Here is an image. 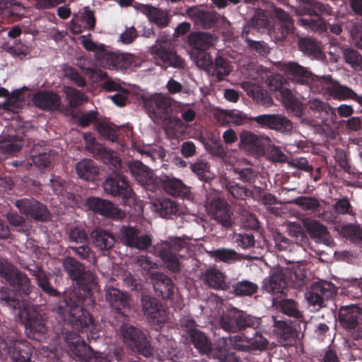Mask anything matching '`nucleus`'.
Returning a JSON list of instances; mask_svg holds the SVG:
<instances>
[{
  "label": "nucleus",
  "mask_w": 362,
  "mask_h": 362,
  "mask_svg": "<svg viewBox=\"0 0 362 362\" xmlns=\"http://www.w3.org/2000/svg\"><path fill=\"white\" fill-rule=\"evenodd\" d=\"M297 325L299 324L291 320H277L274 318V332L279 341L286 344H291L296 341L298 336Z\"/></svg>",
  "instance_id": "obj_25"
},
{
  "label": "nucleus",
  "mask_w": 362,
  "mask_h": 362,
  "mask_svg": "<svg viewBox=\"0 0 362 362\" xmlns=\"http://www.w3.org/2000/svg\"><path fill=\"white\" fill-rule=\"evenodd\" d=\"M252 120L257 127L284 134L290 133L293 129L291 121L281 114H262L254 117Z\"/></svg>",
  "instance_id": "obj_16"
},
{
  "label": "nucleus",
  "mask_w": 362,
  "mask_h": 362,
  "mask_svg": "<svg viewBox=\"0 0 362 362\" xmlns=\"http://www.w3.org/2000/svg\"><path fill=\"white\" fill-rule=\"evenodd\" d=\"M213 35L208 33H192L188 36V44L192 52L207 50L213 46Z\"/></svg>",
  "instance_id": "obj_40"
},
{
  "label": "nucleus",
  "mask_w": 362,
  "mask_h": 362,
  "mask_svg": "<svg viewBox=\"0 0 362 362\" xmlns=\"http://www.w3.org/2000/svg\"><path fill=\"white\" fill-rule=\"evenodd\" d=\"M188 129V124H185L182 119L175 117L167 123L165 132L168 139L178 141L187 134Z\"/></svg>",
  "instance_id": "obj_44"
},
{
  "label": "nucleus",
  "mask_w": 362,
  "mask_h": 362,
  "mask_svg": "<svg viewBox=\"0 0 362 362\" xmlns=\"http://www.w3.org/2000/svg\"><path fill=\"white\" fill-rule=\"evenodd\" d=\"M280 69L288 80L295 83L308 85L313 80V73L296 62H284Z\"/></svg>",
  "instance_id": "obj_21"
},
{
  "label": "nucleus",
  "mask_w": 362,
  "mask_h": 362,
  "mask_svg": "<svg viewBox=\"0 0 362 362\" xmlns=\"http://www.w3.org/2000/svg\"><path fill=\"white\" fill-rule=\"evenodd\" d=\"M329 96L339 100L351 99L362 105V96L358 95L351 88L342 86L336 81L333 83Z\"/></svg>",
  "instance_id": "obj_42"
},
{
  "label": "nucleus",
  "mask_w": 362,
  "mask_h": 362,
  "mask_svg": "<svg viewBox=\"0 0 362 362\" xmlns=\"http://www.w3.org/2000/svg\"><path fill=\"white\" fill-rule=\"evenodd\" d=\"M250 35H252V33H249V31H242L241 33V37L244 39L247 48L251 52L257 53L260 56H267L270 52V49L267 43L262 40H253Z\"/></svg>",
  "instance_id": "obj_49"
},
{
  "label": "nucleus",
  "mask_w": 362,
  "mask_h": 362,
  "mask_svg": "<svg viewBox=\"0 0 362 362\" xmlns=\"http://www.w3.org/2000/svg\"><path fill=\"white\" fill-rule=\"evenodd\" d=\"M0 352L8 354L13 362H31L33 346L26 340L6 336L0 337Z\"/></svg>",
  "instance_id": "obj_7"
},
{
  "label": "nucleus",
  "mask_w": 362,
  "mask_h": 362,
  "mask_svg": "<svg viewBox=\"0 0 362 362\" xmlns=\"http://www.w3.org/2000/svg\"><path fill=\"white\" fill-rule=\"evenodd\" d=\"M260 324V318L250 315L236 308L228 310L218 320V325L222 329L232 333H236L247 328L255 329Z\"/></svg>",
  "instance_id": "obj_4"
},
{
  "label": "nucleus",
  "mask_w": 362,
  "mask_h": 362,
  "mask_svg": "<svg viewBox=\"0 0 362 362\" xmlns=\"http://www.w3.org/2000/svg\"><path fill=\"white\" fill-rule=\"evenodd\" d=\"M263 288L267 292L273 294L284 293L287 288V281L283 270L272 272L269 276L264 279Z\"/></svg>",
  "instance_id": "obj_32"
},
{
  "label": "nucleus",
  "mask_w": 362,
  "mask_h": 362,
  "mask_svg": "<svg viewBox=\"0 0 362 362\" xmlns=\"http://www.w3.org/2000/svg\"><path fill=\"white\" fill-rule=\"evenodd\" d=\"M299 16L298 25L315 32H326L328 26L333 34L339 35L342 28L339 24H327L322 18L332 13V8L315 0H302V4L296 9Z\"/></svg>",
  "instance_id": "obj_2"
},
{
  "label": "nucleus",
  "mask_w": 362,
  "mask_h": 362,
  "mask_svg": "<svg viewBox=\"0 0 362 362\" xmlns=\"http://www.w3.org/2000/svg\"><path fill=\"white\" fill-rule=\"evenodd\" d=\"M129 170L136 180L146 190L156 192L158 189V180L160 176L139 160H133L128 165Z\"/></svg>",
  "instance_id": "obj_13"
},
{
  "label": "nucleus",
  "mask_w": 362,
  "mask_h": 362,
  "mask_svg": "<svg viewBox=\"0 0 362 362\" xmlns=\"http://www.w3.org/2000/svg\"><path fill=\"white\" fill-rule=\"evenodd\" d=\"M62 91L71 107H79L88 101V97L83 92L72 86H65Z\"/></svg>",
  "instance_id": "obj_52"
},
{
  "label": "nucleus",
  "mask_w": 362,
  "mask_h": 362,
  "mask_svg": "<svg viewBox=\"0 0 362 362\" xmlns=\"http://www.w3.org/2000/svg\"><path fill=\"white\" fill-rule=\"evenodd\" d=\"M158 184V189L162 188L165 192L174 197H185L189 192L188 187L182 180L167 175H161Z\"/></svg>",
  "instance_id": "obj_29"
},
{
  "label": "nucleus",
  "mask_w": 362,
  "mask_h": 362,
  "mask_svg": "<svg viewBox=\"0 0 362 362\" xmlns=\"http://www.w3.org/2000/svg\"><path fill=\"white\" fill-rule=\"evenodd\" d=\"M346 292L348 296L354 298L362 296V278L347 279L346 281Z\"/></svg>",
  "instance_id": "obj_64"
},
{
  "label": "nucleus",
  "mask_w": 362,
  "mask_h": 362,
  "mask_svg": "<svg viewBox=\"0 0 362 362\" xmlns=\"http://www.w3.org/2000/svg\"><path fill=\"white\" fill-rule=\"evenodd\" d=\"M7 262L3 259V264L0 267V276L13 287L19 294L28 296L33 288L30 279L18 269H11V264L6 266Z\"/></svg>",
  "instance_id": "obj_10"
},
{
  "label": "nucleus",
  "mask_w": 362,
  "mask_h": 362,
  "mask_svg": "<svg viewBox=\"0 0 362 362\" xmlns=\"http://www.w3.org/2000/svg\"><path fill=\"white\" fill-rule=\"evenodd\" d=\"M207 209L214 219L226 229L232 228L234 223L231 206L219 197L213 198L208 202Z\"/></svg>",
  "instance_id": "obj_17"
},
{
  "label": "nucleus",
  "mask_w": 362,
  "mask_h": 362,
  "mask_svg": "<svg viewBox=\"0 0 362 362\" xmlns=\"http://www.w3.org/2000/svg\"><path fill=\"white\" fill-rule=\"evenodd\" d=\"M280 96L288 112L298 117L303 115V104L290 89H282L280 93Z\"/></svg>",
  "instance_id": "obj_39"
},
{
  "label": "nucleus",
  "mask_w": 362,
  "mask_h": 362,
  "mask_svg": "<svg viewBox=\"0 0 362 362\" xmlns=\"http://www.w3.org/2000/svg\"><path fill=\"white\" fill-rule=\"evenodd\" d=\"M78 176L87 181L93 180L99 173V168L91 159H84L76 165Z\"/></svg>",
  "instance_id": "obj_45"
},
{
  "label": "nucleus",
  "mask_w": 362,
  "mask_h": 362,
  "mask_svg": "<svg viewBox=\"0 0 362 362\" xmlns=\"http://www.w3.org/2000/svg\"><path fill=\"white\" fill-rule=\"evenodd\" d=\"M308 106L314 116L322 121L333 120L336 118V109L328 103L318 99H313L308 101Z\"/></svg>",
  "instance_id": "obj_36"
},
{
  "label": "nucleus",
  "mask_w": 362,
  "mask_h": 362,
  "mask_svg": "<svg viewBox=\"0 0 362 362\" xmlns=\"http://www.w3.org/2000/svg\"><path fill=\"white\" fill-rule=\"evenodd\" d=\"M30 274L35 277L38 287L49 297L60 298L61 293L54 288L50 284V275L47 274L42 269H28Z\"/></svg>",
  "instance_id": "obj_38"
},
{
  "label": "nucleus",
  "mask_w": 362,
  "mask_h": 362,
  "mask_svg": "<svg viewBox=\"0 0 362 362\" xmlns=\"http://www.w3.org/2000/svg\"><path fill=\"white\" fill-rule=\"evenodd\" d=\"M105 298L115 313L124 315V313L129 308L130 296L112 286L105 287Z\"/></svg>",
  "instance_id": "obj_19"
},
{
  "label": "nucleus",
  "mask_w": 362,
  "mask_h": 362,
  "mask_svg": "<svg viewBox=\"0 0 362 362\" xmlns=\"http://www.w3.org/2000/svg\"><path fill=\"white\" fill-rule=\"evenodd\" d=\"M90 237L95 248L101 252L112 250L117 242L115 235L103 228H94L91 231Z\"/></svg>",
  "instance_id": "obj_27"
},
{
  "label": "nucleus",
  "mask_w": 362,
  "mask_h": 362,
  "mask_svg": "<svg viewBox=\"0 0 362 362\" xmlns=\"http://www.w3.org/2000/svg\"><path fill=\"white\" fill-rule=\"evenodd\" d=\"M334 82L330 75L318 76L313 74V80L308 85L313 92L329 95Z\"/></svg>",
  "instance_id": "obj_46"
},
{
  "label": "nucleus",
  "mask_w": 362,
  "mask_h": 362,
  "mask_svg": "<svg viewBox=\"0 0 362 362\" xmlns=\"http://www.w3.org/2000/svg\"><path fill=\"white\" fill-rule=\"evenodd\" d=\"M203 281L209 287L216 290H227L229 288L226 282V276L215 268H211L205 272Z\"/></svg>",
  "instance_id": "obj_41"
},
{
  "label": "nucleus",
  "mask_w": 362,
  "mask_h": 362,
  "mask_svg": "<svg viewBox=\"0 0 362 362\" xmlns=\"http://www.w3.org/2000/svg\"><path fill=\"white\" fill-rule=\"evenodd\" d=\"M144 107L154 122L168 120L173 111L170 97L162 93H155L143 99Z\"/></svg>",
  "instance_id": "obj_5"
},
{
  "label": "nucleus",
  "mask_w": 362,
  "mask_h": 362,
  "mask_svg": "<svg viewBox=\"0 0 362 362\" xmlns=\"http://www.w3.org/2000/svg\"><path fill=\"white\" fill-rule=\"evenodd\" d=\"M86 204L89 210L105 218L119 220L124 216L122 210L119 209L110 201L105 199L90 197L86 199Z\"/></svg>",
  "instance_id": "obj_18"
},
{
  "label": "nucleus",
  "mask_w": 362,
  "mask_h": 362,
  "mask_svg": "<svg viewBox=\"0 0 362 362\" xmlns=\"http://www.w3.org/2000/svg\"><path fill=\"white\" fill-rule=\"evenodd\" d=\"M247 94L257 103L269 107L273 103V100L268 92L256 84L248 85Z\"/></svg>",
  "instance_id": "obj_51"
},
{
  "label": "nucleus",
  "mask_w": 362,
  "mask_h": 362,
  "mask_svg": "<svg viewBox=\"0 0 362 362\" xmlns=\"http://www.w3.org/2000/svg\"><path fill=\"white\" fill-rule=\"evenodd\" d=\"M33 102L34 105L41 110L46 111H54L61 105V97L52 90H41L33 95Z\"/></svg>",
  "instance_id": "obj_26"
},
{
  "label": "nucleus",
  "mask_w": 362,
  "mask_h": 362,
  "mask_svg": "<svg viewBox=\"0 0 362 362\" xmlns=\"http://www.w3.org/2000/svg\"><path fill=\"white\" fill-rule=\"evenodd\" d=\"M151 282L156 294L163 300H172L176 291L173 279L161 272L151 274Z\"/></svg>",
  "instance_id": "obj_22"
},
{
  "label": "nucleus",
  "mask_w": 362,
  "mask_h": 362,
  "mask_svg": "<svg viewBox=\"0 0 362 362\" xmlns=\"http://www.w3.org/2000/svg\"><path fill=\"white\" fill-rule=\"evenodd\" d=\"M121 332L124 344L133 351L149 357L153 354V349L146 336L139 329L129 324L121 327Z\"/></svg>",
  "instance_id": "obj_8"
},
{
  "label": "nucleus",
  "mask_w": 362,
  "mask_h": 362,
  "mask_svg": "<svg viewBox=\"0 0 362 362\" xmlns=\"http://www.w3.org/2000/svg\"><path fill=\"white\" fill-rule=\"evenodd\" d=\"M274 15L279 22L273 30V36L276 41H283L294 30L293 21L288 13L279 8L274 9Z\"/></svg>",
  "instance_id": "obj_24"
},
{
  "label": "nucleus",
  "mask_w": 362,
  "mask_h": 362,
  "mask_svg": "<svg viewBox=\"0 0 362 362\" xmlns=\"http://www.w3.org/2000/svg\"><path fill=\"white\" fill-rule=\"evenodd\" d=\"M232 288L236 296H252L257 292L258 286L252 281L243 280L233 284Z\"/></svg>",
  "instance_id": "obj_56"
},
{
  "label": "nucleus",
  "mask_w": 362,
  "mask_h": 362,
  "mask_svg": "<svg viewBox=\"0 0 362 362\" xmlns=\"http://www.w3.org/2000/svg\"><path fill=\"white\" fill-rule=\"evenodd\" d=\"M185 243L180 239H174L158 243L154 247L155 253L158 256L166 268L173 273H179L181 269V262L177 257L184 247Z\"/></svg>",
  "instance_id": "obj_6"
},
{
  "label": "nucleus",
  "mask_w": 362,
  "mask_h": 362,
  "mask_svg": "<svg viewBox=\"0 0 362 362\" xmlns=\"http://www.w3.org/2000/svg\"><path fill=\"white\" fill-rule=\"evenodd\" d=\"M211 256L216 259V261L223 262L226 263H232L238 260V253L233 249L221 248L213 250Z\"/></svg>",
  "instance_id": "obj_62"
},
{
  "label": "nucleus",
  "mask_w": 362,
  "mask_h": 362,
  "mask_svg": "<svg viewBox=\"0 0 362 362\" xmlns=\"http://www.w3.org/2000/svg\"><path fill=\"white\" fill-rule=\"evenodd\" d=\"M188 337L194 348L201 354H209L211 351V341L204 332L199 329L191 330L190 335Z\"/></svg>",
  "instance_id": "obj_43"
},
{
  "label": "nucleus",
  "mask_w": 362,
  "mask_h": 362,
  "mask_svg": "<svg viewBox=\"0 0 362 362\" xmlns=\"http://www.w3.org/2000/svg\"><path fill=\"white\" fill-rule=\"evenodd\" d=\"M0 303L12 309H17L21 307V302L16 292L8 287L0 288Z\"/></svg>",
  "instance_id": "obj_54"
},
{
  "label": "nucleus",
  "mask_w": 362,
  "mask_h": 362,
  "mask_svg": "<svg viewBox=\"0 0 362 362\" xmlns=\"http://www.w3.org/2000/svg\"><path fill=\"white\" fill-rule=\"evenodd\" d=\"M62 337L70 351L83 362H110L109 356L99 351H95L77 333L62 330Z\"/></svg>",
  "instance_id": "obj_3"
},
{
  "label": "nucleus",
  "mask_w": 362,
  "mask_h": 362,
  "mask_svg": "<svg viewBox=\"0 0 362 362\" xmlns=\"http://www.w3.org/2000/svg\"><path fill=\"white\" fill-rule=\"evenodd\" d=\"M134 261V264L141 269L143 274L151 279V274L156 273L157 272L155 270L156 268V264L154 263L147 255H139L135 257Z\"/></svg>",
  "instance_id": "obj_59"
},
{
  "label": "nucleus",
  "mask_w": 362,
  "mask_h": 362,
  "mask_svg": "<svg viewBox=\"0 0 362 362\" xmlns=\"http://www.w3.org/2000/svg\"><path fill=\"white\" fill-rule=\"evenodd\" d=\"M338 320L346 330L356 329L362 321V304L341 306L338 311Z\"/></svg>",
  "instance_id": "obj_20"
},
{
  "label": "nucleus",
  "mask_w": 362,
  "mask_h": 362,
  "mask_svg": "<svg viewBox=\"0 0 362 362\" xmlns=\"http://www.w3.org/2000/svg\"><path fill=\"white\" fill-rule=\"evenodd\" d=\"M139 10L144 14L151 23L159 28H164L170 23V16L166 10H163L148 4H141Z\"/></svg>",
  "instance_id": "obj_28"
},
{
  "label": "nucleus",
  "mask_w": 362,
  "mask_h": 362,
  "mask_svg": "<svg viewBox=\"0 0 362 362\" xmlns=\"http://www.w3.org/2000/svg\"><path fill=\"white\" fill-rule=\"evenodd\" d=\"M298 46L299 49L305 54L315 59L322 58L321 48L314 39L309 37H300Z\"/></svg>",
  "instance_id": "obj_48"
},
{
  "label": "nucleus",
  "mask_w": 362,
  "mask_h": 362,
  "mask_svg": "<svg viewBox=\"0 0 362 362\" xmlns=\"http://www.w3.org/2000/svg\"><path fill=\"white\" fill-rule=\"evenodd\" d=\"M64 272L76 287L66 292L54 310L72 328L79 332L90 331L94 328L92 315L83 305L91 300L92 288L95 284L93 274L86 270L83 264L73 257H66L62 260Z\"/></svg>",
  "instance_id": "obj_1"
},
{
  "label": "nucleus",
  "mask_w": 362,
  "mask_h": 362,
  "mask_svg": "<svg viewBox=\"0 0 362 362\" xmlns=\"http://www.w3.org/2000/svg\"><path fill=\"white\" fill-rule=\"evenodd\" d=\"M20 212L35 221L47 222L51 214L47 207L34 198H23L15 202Z\"/></svg>",
  "instance_id": "obj_12"
},
{
  "label": "nucleus",
  "mask_w": 362,
  "mask_h": 362,
  "mask_svg": "<svg viewBox=\"0 0 362 362\" xmlns=\"http://www.w3.org/2000/svg\"><path fill=\"white\" fill-rule=\"evenodd\" d=\"M190 169L202 181L206 182L211 177L210 165L204 160L198 159L196 162L190 163Z\"/></svg>",
  "instance_id": "obj_60"
},
{
  "label": "nucleus",
  "mask_w": 362,
  "mask_h": 362,
  "mask_svg": "<svg viewBox=\"0 0 362 362\" xmlns=\"http://www.w3.org/2000/svg\"><path fill=\"white\" fill-rule=\"evenodd\" d=\"M173 49L168 46L163 45L160 40L158 39L155 45L149 48V52L153 58L160 66H165L169 55L173 52Z\"/></svg>",
  "instance_id": "obj_50"
},
{
  "label": "nucleus",
  "mask_w": 362,
  "mask_h": 362,
  "mask_svg": "<svg viewBox=\"0 0 362 362\" xmlns=\"http://www.w3.org/2000/svg\"><path fill=\"white\" fill-rule=\"evenodd\" d=\"M67 241L69 246L89 243L88 235L86 230L81 226H74L68 232Z\"/></svg>",
  "instance_id": "obj_55"
},
{
  "label": "nucleus",
  "mask_w": 362,
  "mask_h": 362,
  "mask_svg": "<svg viewBox=\"0 0 362 362\" xmlns=\"http://www.w3.org/2000/svg\"><path fill=\"white\" fill-rule=\"evenodd\" d=\"M23 144L21 140H14L13 136H4L0 138V151L5 155H11L20 151Z\"/></svg>",
  "instance_id": "obj_57"
},
{
  "label": "nucleus",
  "mask_w": 362,
  "mask_h": 362,
  "mask_svg": "<svg viewBox=\"0 0 362 362\" xmlns=\"http://www.w3.org/2000/svg\"><path fill=\"white\" fill-rule=\"evenodd\" d=\"M187 13L197 24L200 25L204 29L214 27L218 21V15L215 11H204L197 7H189Z\"/></svg>",
  "instance_id": "obj_33"
},
{
  "label": "nucleus",
  "mask_w": 362,
  "mask_h": 362,
  "mask_svg": "<svg viewBox=\"0 0 362 362\" xmlns=\"http://www.w3.org/2000/svg\"><path fill=\"white\" fill-rule=\"evenodd\" d=\"M101 66L109 69H127L132 64L131 57L128 54L111 52L105 48L98 59Z\"/></svg>",
  "instance_id": "obj_23"
},
{
  "label": "nucleus",
  "mask_w": 362,
  "mask_h": 362,
  "mask_svg": "<svg viewBox=\"0 0 362 362\" xmlns=\"http://www.w3.org/2000/svg\"><path fill=\"white\" fill-rule=\"evenodd\" d=\"M103 187L107 194L124 200L129 199L134 194L125 177L118 172L113 171L104 180Z\"/></svg>",
  "instance_id": "obj_11"
},
{
  "label": "nucleus",
  "mask_w": 362,
  "mask_h": 362,
  "mask_svg": "<svg viewBox=\"0 0 362 362\" xmlns=\"http://www.w3.org/2000/svg\"><path fill=\"white\" fill-rule=\"evenodd\" d=\"M257 329H254L255 332L252 337H245V341L247 342V350H264L266 349L268 344L267 339L263 335L258 332Z\"/></svg>",
  "instance_id": "obj_58"
},
{
  "label": "nucleus",
  "mask_w": 362,
  "mask_h": 362,
  "mask_svg": "<svg viewBox=\"0 0 362 362\" xmlns=\"http://www.w3.org/2000/svg\"><path fill=\"white\" fill-rule=\"evenodd\" d=\"M274 25L273 18L266 12H257L243 27V31H249L252 35L261 32V29L269 30Z\"/></svg>",
  "instance_id": "obj_35"
},
{
  "label": "nucleus",
  "mask_w": 362,
  "mask_h": 362,
  "mask_svg": "<svg viewBox=\"0 0 362 362\" xmlns=\"http://www.w3.org/2000/svg\"><path fill=\"white\" fill-rule=\"evenodd\" d=\"M117 235L124 245L139 250H147L152 243L151 235L147 234L139 235V230L132 226L120 227Z\"/></svg>",
  "instance_id": "obj_14"
},
{
  "label": "nucleus",
  "mask_w": 362,
  "mask_h": 362,
  "mask_svg": "<svg viewBox=\"0 0 362 362\" xmlns=\"http://www.w3.org/2000/svg\"><path fill=\"white\" fill-rule=\"evenodd\" d=\"M304 226L312 239L318 243H323L327 245H331L333 240L325 225L320 221L313 219H308L304 221Z\"/></svg>",
  "instance_id": "obj_30"
},
{
  "label": "nucleus",
  "mask_w": 362,
  "mask_h": 362,
  "mask_svg": "<svg viewBox=\"0 0 362 362\" xmlns=\"http://www.w3.org/2000/svg\"><path fill=\"white\" fill-rule=\"evenodd\" d=\"M230 66L227 59L218 56L213 61V65L211 66V74L215 76L218 81L223 80L225 76L229 75L230 72Z\"/></svg>",
  "instance_id": "obj_53"
},
{
  "label": "nucleus",
  "mask_w": 362,
  "mask_h": 362,
  "mask_svg": "<svg viewBox=\"0 0 362 362\" xmlns=\"http://www.w3.org/2000/svg\"><path fill=\"white\" fill-rule=\"evenodd\" d=\"M140 302L141 311L151 325L162 327L168 322V311L158 298L144 294Z\"/></svg>",
  "instance_id": "obj_9"
},
{
  "label": "nucleus",
  "mask_w": 362,
  "mask_h": 362,
  "mask_svg": "<svg viewBox=\"0 0 362 362\" xmlns=\"http://www.w3.org/2000/svg\"><path fill=\"white\" fill-rule=\"evenodd\" d=\"M279 309L284 315L293 317L298 322H304L303 315L299 310L297 301L284 298L279 303Z\"/></svg>",
  "instance_id": "obj_47"
},
{
  "label": "nucleus",
  "mask_w": 362,
  "mask_h": 362,
  "mask_svg": "<svg viewBox=\"0 0 362 362\" xmlns=\"http://www.w3.org/2000/svg\"><path fill=\"white\" fill-rule=\"evenodd\" d=\"M224 185L227 191L235 199H244L251 194V192L246 187L240 186L235 182L226 180Z\"/></svg>",
  "instance_id": "obj_63"
},
{
  "label": "nucleus",
  "mask_w": 362,
  "mask_h": 362,
  "mask_svg": "<svg viewBox=\"0 0 362 362\" xmlns=\"http://www.w3.org/2000/svg\"><path fill=\"white\" fill-rule=\"evenodd\" d=\"M336 286L331 282H318L310 288L307 294V300L317 310L325 307V301L332 298L336 294Z\"/></svg>",
  "instance_id": "obj_15"
},
{
  "label": "nucleus",
  "mask_w": 362,
  "mask_h": 362,
  "mask_svg": "<svg viewBox=\"0 0 362 362\" xmlns=\"http://www.w3.org/2000/svg\"><path fill=\"white\" fill-rule=\"evenodd\" d=\"M25 325L26 329L29 332V337L35 339L40 340V337L47 332L42 317L37 313H28Z\"/></svg>",
  "instance_id": "obj_37"
},
{
  "label": "nucleus",
  "mask_w": 362,
  "mask_h": 362,
  "mask_svg": "<svg viewBox=\"0 0 362 362\" xmlns=\"http://www.w3.org/2000/svg\"><path fill=\"white\" fill-rule=\"evenodd\" d=\"M68 247L79 259L86 260L88 262L95 261V253L90 247L89 243L68 246Z\"/></svg>",
  "instance_id": "obj_61"
},
{
  "label": "nucleus",
  "mask_w": 362,
  "mask_h": 362,
  "mask_svg": "<svg viewBox=\"0 0 362 362\" xmlns=\"http://www.w3.org/2000/svg\"><path fill=\"white\" fill-rule=\"evenodd\" d=\"M154 212L159 214L162 218H173L179 211L177 203L170 198H159L156 199L151 206Z\"/></svg>",
  "instance_id": "obj_34"
},
{
  "label": "nucleus",
  "mask_w": 362,
  "mask_h": 362,
  "mask_svg": "<svg viewBox=\"0 0 362 362\" xmlns=\"http://www.w3.org/2000/svg\"><path fill=\"white\" fill-rule=\"evenodd\" d=\"M240 148L248 153L257 154L264 151V144L260 136L244 130L240 134Z\"/></svg>",
  "instance_id": "obj_31"
}]
</instances>
